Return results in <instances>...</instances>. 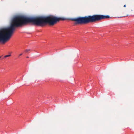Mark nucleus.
I'll return each instance as SVG.
<instances>
[{
	"mask_svg": "<svg viewBox=\"0 0 134 134\" xmlns=\"http://www.w3.org/2000/svg\"><path fill=\"white\" fill-rule=\"evenodd\" d=\"M30 23L38 26H42L47 24L50 25H53V15L34 17H28L22 16L14 17L12 20L9 26L1 29V44H4L10 40L15 27Z\"/></svg>",
	"mask_w": 134,
	"mask_h": 134,
	"instance_id": "1",
	"label": "nucleus"
},
{
	"mask_svg": "<svg viewBox=\"0 0 134 134\" xmlns=\"http://www.w3.org/2000/svg\"><path fill=\"white\" fill-rule=\"evenodd\" d=\"M109 18L110 16L109 15H95L92 16L71 18V20L72 21H76V24H85L95 22L101 19H108Z\"/></svg>",
	"mask_w": 134,
	"mask_h": 134,
	"instance_id": "2",
	"label": "nucleus"
},
{
	"mask_svg": "<svg viewBox=\"0 0 134 134\" xmlns=\"http://www.w3.org/2000/svg\"><path fill=\"white\" fill-rule=\"evenodd\" d=\"M11 55V54H9V55H5V56H4V57L5 58H7V57H9Z\"/></svg>",
	"mask_w": 134,
	"mask_h": 134,
	"instance_id": "3",
	"label": "nucleus"
},
{
	"mask_svg": "<svg viewBox=\"0 0 134 134\" xmlns=\"http://www.w3.org/2000/svg\"><path fill=\"white\" fill-rule=\"evenodd\" d=\"M30 51V49H26V50H25V52H27L28 51Z\"/></svg>",
	"mask_w": 134,
	"mask_h": 134,
	"instance_id": "4",
	"label": "nucleus"
},
{
	"mask_svg": "<svg viewBox=\"0 0 134 134\" xmlns=\"http://www.w3.org/2000/svg\"><path fill=\"white\" fill-rule=\"evenodd\" d=\"M22 55V53H21V54H19V56H21V55Z\"/></svg>",
	"mask_w": 134,
	"mask_h": 134,
	"instance_id": "5",
	"label": "nucleus"
},
{
	"mask_svg": "<svg viewBox=\"0 0 134 134\" xmlns=\"http://www.w3.org/2000/svg\"><path fill=\"white\" fill-rule=\"evenodd\" d=\"M126 7V5H125L124 6V7Z\"/></svg>",
	"mask_w": 134,
	"mask_h": 134,
	"instance_id": "6",
	"label": "nucleus"
},
{
	"mask_svg": "<svg viewBox=\"0 0 134 134\" xmlns=\"http://www.w3.org/2000/svg\"><path fill=\"white\" fill-rule=\"evenodd\" d=\"M27 58H29V57H27Z\"/></svg>",
	"mask_w": 134,
	"mask_h": 134,
	"instance_id": "7",
	"label": "nucleus"
}]
</instances>
